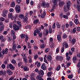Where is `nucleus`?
Here are the masks:
<instances>
[{
  "mask_svg": "<svg viewBox=\"0 0 80 80\" xmlns=\"http://www.w3.org/2000/svg\"><path fill=\"white\" fill-rule=\"evenodd\" d=\"M76 42V39H75L74 38L72 40L71 42L72 44H75Z\"/></svg>",
  "mask_w": 80,
  "mask_h": 80,
  "instance_id": "7c9ffc66",
  "label": "nucleus"
},
{
  "mask_svg": "<svg viewBox=\"0 0 80 80\" xmlns=\"http://www.w3.org/2000/svg\"><path fill=\"white\" fill-rule=\"evenodd\" d=\"M18 17L19 18H22V19H23V22H27V20H28V18L27 17L25 16H24V15L23 14H20L19 16Z\"/></svg>",
  "mask_w": 80,
  "mask_h": 80,
  "instance_id": "f257e3e1",
  "label": "nucleus"
},
{
  "mask_svg": "<svg viewBox=\"0 0 80 80\" xmlns=\"http://www.w3.org/2000/svg\"><path fill=\"white\" fill-rule=\"evenodd\" d=\"M12 50H16V47H17L16 45H12Z\"/></svg>",
  "mask_w": 80,
  "mask_h": 80,
  "instance_id": "cd10ccee",
  "label": "nucleus"
},
{
  "mask_svg": "<svg viewBox=\"0 0 80 80\" xmlns=\"http://www.w3.org/2000/svg\"><path fill=\"white\" fill-rule=\"evenodd\" d=\"M73 77V75L72 74H71L70 75H69L68 76V78H72Z\"/></svg>",
  "mask_w": 80,
  "mask_h": 80,
  "instance_id": "c03bdc74",
  "label": "nucleus"
},
{
  "mask_svg": "<svg viewBox=\"0 0 80 80\" xmlns=\"http://www.w3.org/2000/svg\"><path fill=\"white\" fill-rule=\"evenodd\" d=\"M41 68L44 70L47 69V67H46V66H45V64L43 63L42 64L41 66Z\"/></svg>",
  "mask_w": 80,
  "mask_h": 80,
  "instance_id": "f8f14e48",
  "label": "nucleus"
},
{
  "mask_svg": "<svg viewBox=\"0 0 80 80\" xmlns=\"http://www.w3.org/2000/svg\"><path fill=\"white\" fill-rule=\"evenodd\" d=\"M77 31H80V27H78L77 28Z\"/></svg>",
  "mask_w": 80,
  "mask_h": 80,
  "instance_id": "774afa93",
  "label": "nucleus"
},
{
  "mask_svg": "<svg viewBox=\"0 0 80 80\" xmlns=\"http://www.w3.org/2000/svg\"><path fill=\"white\" fill-rule=\"evenodd\" d=\"M36 32L38 34H39V33H40V31H39L38 30H36Z\"/></svg>",
  "mask_w": 80,
  "mask_h": 80,
  "instance_id": "69168bd1",
  "label": "nucleus"
},
{
  "mask_svg": "<svg viewBox=\"0 0 80 80\" xmlns=\"http://www.w3.org/2000/svg\"><path fill=\"white\" fill-rule=\"evenodd\" d=\"M52 33V28H49V33Z\"/></svg>",
  "mask_w": 80,
  "mask_h": 80,
  "instance_id": "a19ab883",
  "label": "nucleus"
},
{
  "mask_svg": "<svg viewBox=\"0 0 80 80\" xmlns=\"http://www.w3.org/2000/svg\"><path fill=\"white\" fill-rule=\"evenodd\" d=\"M62 29L63 30H65V25H62Z\"/></svg>",
  "mask_w": 80,
  "mask_h": 80,
  "instance_id": "58836bf2",
  "label": "nucleus"
},
{
  "mask_svg": "<svg viewBox=\"0 0 80 80\" xmlns=\"http://www.w3.org/2000/svg\"><path fill=\"white\" fill-rule=\"evenodd\" d=\"M63 17L66 19H68V17L67 15H63Z\"/></svg>",
  "mask_w": 80,
  "mask_h": 80,
  "instance_id": "ea45409f",
  "label": "nucleus"
},
{
  "mask_svg": "<svg viewBox=\"0 0 80 80\" xmlns=\"http://www.w3.org/2000/svg\"><path fill=\"white\" fill-rule=\"evenodd\" d=\"M9 68L11 70H14L15 69V67L14 66H13V65L12 64H10L9 65L8 64L7 66V68Z\"/></svg>",
  "mask_w": 80,
  "mask_h": 80,
  "instance_id": "20e7f679",
  "label": "nucleus"
},
{
  "mask_svg": "<svg viewBox=\"0 0 80 80\" xmlns=\"http://www.w3.org/2000/svg\"><path fill=\"white\" fill-rule=\"evenodd\" d=\"M15 2L13 1L12 2L10 6L11 7H15Z\"/></svg>",
  "mask_w": 80,
  "mask_h": 80,
  "instance_id": "b1692460",
  "label": "nucleus"
},
{
  "mask_svg": "<svg viewBox=\"0 0 80 80\" xmlns=\"http://www.w3.org/2000/svg\"><path fill=\"white\" fill-rule=\"evenodd\" d=\"M69 25L70 27H72L73 26V22L72 21H70L69 22Z\"/></svg>",
  "mask_w": 80,
  "mask_h": 80,
  "instance_id": "37998d69",
  "label": "nucleus"
},
{
  "mask_svg": "<svg viewBox=\"0 0 80 80\" xmlns=\"http://www.w3.org/2000/svg\"><path fill=\"white\" fill-rule=\"evenodd\" d=\"M45 32H46V33L45 34V35L47 36L49 33V30L47 29H46Z\"/></svg>",
  "mask_w": 80,
  "mask_h": 80,
  "instance_id": "bb28decb",
  "label": "nucleus"
},
{
  "mask_svg": "<svg viewBox=\"0 0 80 80\" xmlns=\"http://www.w3.org/2000/svg\"><path fill=\"white\" fill-rule=\"evenodd\" d=\"M26 37V38L25 39V40H28V35H26L25 36Z\"/></svg>",
  "mask_w": 80,
  "mask_h": 80,
  "instance_id": "bf43d9fd",
  "label": "nucleus"
},
{
  "mask_svg": "<svg viewBox=\"0 0 80 80\" xmlns=\"http://www.w3.org/2000/svg\"><path fill=\"white\" fill-rule=\"evenodd\" d=\"M21 38H25V35L24 34H22L21 35Z\"/></svg>",
  "mask_w": 80,
  "mask_h": 80,
  "instance_id": "e433bc0d",
  "label": "nucleus"
},
{
  "mask_svg": "<svg viewBox=\"0 0 80 80\" xmlns=\"http://www.w3.org/2000/svg\"><path fill=\"white\" fill-rule=\"evenodd\" d=\"M2 68H5V65L4 64H2Z\"/></svg>",
  "mask_w": 80,
  "mask_h": 80,
  "instance_id": "0e129e2a",
  "label": "nucleus"
},
{
  "mask_svg": "<svg viewBox=\"0 0 80 80\" xmlns=\"http://www.w3.org/2000/svg\"><path fill=\"white\" fill-rule=\"evenodd\" d=\"M63 46L65 48H68V45L67 42H64L63 43Z\"/></svg>",
  "mask_w": 80,
  "mask_h": 80,
  "instance_id": "a211bd4d",
  "label": "nucleus"
},
{
  "mask_svg": "<svg viewBox=\"0 0 80 80\" xmlns=\"http://www.w3.org/2000/svg\"><path fill=\"white\" fill-rule=\"evenodd\" d=\"M45 47V44H43L42 46H40V47L41 48H44Z\"/></svg>",
  "mask_w": 80,
  "mask_h": 80,
  "instance_id": "a18cd8bd",
  "label": "nucleus"
},
{
  "mask_svg": "<svg viewBox=\"0 0 80 80\" xmlns=\"http://www.w3.org/2000/svg\"><path fill=\"white\" fill-rule=\"evenodd\" d=\"M71 50L72 51V52H75V48H72L71 49Z\"/></svg>",
  "mask_w": 80,
  "mask_h": 80,
  "instance_id": "4d7b16f0",
  "label": "nucleus"
},
{
  "mask_svg": "<svg viewBox=\"0 0 80 80\" xmlns=\"http://www.w3.org/2000/svg\"><path fill=\"white\" fill-rule=\"evenodd\" d=\"M52 57H51V56L49 55L47 56V59L48 61H50L52 60Z\"/></svg>",
  "mask_w": 80,
  "mask_h": 80,
  "instance_id": "6ab92c4d",
  "label": "nucleus"
},
{
  "mask_svg": "<svg viewBox=\"0 0 80 80\" xmlns=\"http://www.w3.org/2000/svg\"><path fill=\"white\" fill-rule=\"evenodd\" d=\"M80 5H77V9L78 11L79 12H80Z\"/></svg>",
  "mask_w": 80,
  "mask_h": 80,
  "instance_id": "c756f323",
  "label": "nucleus"
},
{
  "mask_svg": "<svg viewBox=\"0 0 80 80\" xmlns=\"http://www.w3.org/2000/svg\"><path fill=\"white\" fill-rule=\"evenodd\" d=\"M74 22L76 25H78V23H79V22L78 21V19H75L74 21Z\"/></svg>",
  "mask_w": 80,
  "mask_h": 80,
  "instance_id": "393cba45",
  "label": "nucleus"
},
{
  "mask_svg": "<svg viewBox=\"0 0 80 80\" xmlns=\"http://www.w3.org/2000/svg\"><path fill=\"white\" fill-rule=\"evenodd\" d=\"M56 25L58 28H60V25L59 24V22H57L56 23Z\"/></svg>",
  "mask_w": 80,
  "mask_h": 80,
  "instance_id": "4c0bfd02",
  "label": "nucleus"
},
{
  "mask_svg": "<svg viewBox=\"0 0 80 80\" xmlns=\"http://www.w3.org/2000/svg\"><path fill=\"white\" fill-rule=\"evenodd\" d=\"M18 24L19 25V27H22V25H21V22L20 21H18L17 22Z\"/></svg>",
  "mask_w": 80,
  "mask_h": 80,
  "instance_id": "79ce46f5",
  "label": "nucleus"
},
{
  "mask_svg": "<svg viewBox=\"0 0 80 80\" xmlns=\"http://www.w3.org/2000/svg\"><path fill=\"white\" fill-rule=\"evenodd\" d=\"M57 40L58 42H60V40H62V38L60 35H58L57 36Z\"/></svg>",
  "mask_w": 80,
  "mask_h": 80,
  "instance_id": "2eb2a0df",
  "label": "nucleus"
},
{
  "mask_svg": "<svg viewBox=\"0 0 80 80\" xmlns=\"http://www.w3.org/2000/svg\"><path fill=\"white\" fill-rule=\"evenodd\" d=\"M65 5V2L63 1H61L58 3V5L59 7H62V6Z\"/></svg>",
  "mask_w": 80,
  "mask_h": 80,
  "instance_id": "9b49d317",
  "label": "nucleus"
},
{
  "mask_svg": "<svg viewBox=\"0 0 80 80\" xmlns=\"http://www.w3.org/2000/svg\"><path fill=\"white\" fill-rule=\"evenodd\" d=\"M33 23H34L35 25H37V24H40V21L38 19H36L33 22Z\"/></svg>",
  "mask_w": 80,
  "mask_h": 80,
  "instance_id": "9d476101",
  "label": "nucleus"
},
{
  "mask_svg": "<svg viewBox=\"0 0 80 80\" xmlns=\"http://www.w3.org/2000/svg\"><path fill=\"white\" fill-rule=\"evenodd\" d=\"M15 9L16 12L18 13L20 12V7L19 5H17L15 6Z\"/></svg>",
  "mask_w": 80,
  "mask_h": 80,
  "instance_id": "7ed1b4c3",
  "label": "nucleus"
},
{
  "mask_svg": "<svg viewBox=\"0 0 80 80\" xmlns=\"http://www.w3.org/2000/svg\"><path fill=\"white\" fill-rule=\"evenodd\" d=\"M72 60L73 61H76V60H77V56H74Z\"/></svg>",
  "mask_w": 80,
  "mask_h": 80,
  "instance_id": "72a5a7b5",
  "label": "nucleus"
},
{
  "mask_svg": "<svg viewBox=\"0 0 80 80\" xmlns=\"http://www.w3.org/2000/svg\"><path fill=\"white\" fill-rule=\"evenodd\" d=\"M2 26H4L3 22H0V27H2Z\"/></svg>",
  "mask_w": 80,
  "mask_h": 80,
  "instance_id": "5fc2aeb1",
  "label": "nucleus"
},
{
  "mask_svg": "<svg viewBox=\"0 0 80 80\" xmlns=\"http://www.w3.org/2000/svg\"><path fill=\"white\" fill-rule=\"evenodd\" d=\"M15 31L13 30H11V36H14V35H15Z\"/></svg>",
  "mask_w": 80,
  "mask_h": 80,
  "instance_id": "4be33fe9",
  "label": "nucleus"
},
{
  "mask_svg": "<svg viewBox=\"0 0 80 80\" xmlns=\"http://www.w3.org/2000/svg\"><path fill=\"white\" fill-rule=\"evenodd\" d=\"M50 47L52 48H53L55 47V44L53 43H52L50 45Z\"/></svg>",
  "mask_w": 80,
  "mask_h": 80,
  "instance_id": "864d4df0",
  "label": "nucleus"
},
{
  "mask_svg": "<svg viewBox=\"0 0 80 80\" xmlns=\"http://www.w3.org/2000/svg\"><path fill=\"white\" fill-rule=\"evenodd\" d=\"M63 9L65 12H67V8H66V6H64Z\"/></svg>",
  "mask_w": 80,
  "mask_h": 80,
  "instance_id": "2f4dec72",
  "label": "nucleus"
},
{
  "mask_svg": "<svg viewBox=\"0 0 80 80\" xmlns=\"http://www.w3.org/2000/svg\"><path fill=\"white\" fill-rule=\"evenodd\" d=\"M7 73H9V75H12L13 74V72H12L10 70H8L6 71Z\"/></svg>",
  "mask_w": 80,
  "mask_h": 80,
  "instance_id": "dca6fc26",
  "label": "nucleus"
},
{
  "mask_svg": "<svg viewBox=\"0 0 80 80\" xmlns=\"http://www.w3.org/2000/svg\"><path fill=\"white\" fill-rule=\"evenodd\" d=\"M29 68H28L27 67L25 66L23 68V70L24 71H28Z\"/></svg>",
  "mask_w": 80,
  "mask_h": 80,
  "instance_id": "5701e85b",
  "label": "nucleus"
},
{
  "mask_svg": "<svg viewBox=\"0 0 80 80\" xmlns=\"http://www.w3.org/2000/svg\"><path fill=\"white\" fill-rule=\"evenodd\" d=\"M11 62L12 63H14V64H15V63H16V62L15 61V60H12Z\"/></svg>",
  "mask_w": 80,
  "mask_h": 80,
  "instance_id": "052dcab7",
  "label": "nucleus"
},
{
  "mask_svg": "<svg viewBox=\"0 0 80 80\" xmlns=\"http://www.w3.org/2000/svg\"><path fill=\"white\" fill-rule=\"evenodd\" d=\"M55 25H56V23L55 22H54L52 26V28H53L54 29H55V28L56 27V26Z\"/></svg>",
  "mask_w": 80,
  "mask_h": 80,
  "instance_id": "c9c22d12",
  "label": "nucleus"
},
{
  "mask_svg": "<svg viewBox=\"0 0 80 80\" xmlns=\"http://www.w3.org/2000/svg\"><path fill=\"white\" fill-rule=\"evenodd\" d=\"M64 48L63 47H62V49L61 50V53H63V52H64Z\"/></svg>",
  "mask_w": 80,
  "mask_h": 80,
  "instance_id": "338daca9",
  "label": "nucleus"
},
{
  "mask_svg": "<svg viewBox=\"0 0 80 80\" xmlns=\"http://www.w3.org/2000/svg\"><path fill=\"white\" fill-rule=\"evenodd\" d=\"M0 20L2 22H3L4 20H5V18L3 17L0 18Z\"/></svg>",
  "mask_w": 80,
  "mask_h": 80,
  "instance_id": "49530a36",
  "label": "nucleus"
},
{
  "mask_svg": "<svg viewBox=\"0 0 80 80\" xmlns=\"http://www.w3.org/2000/svg\"><path fill=\"white\" fill-rule=\"evenodd\" d=\"M30 42H28V48H31V46H30Z\"/></svg>",
  "mask_w": 80,
  "mask_h": 80,
  "instance_id": "603ef678",
  "label": "nucleus"
},
{
  "mask_svg": "<svg viewBox=\"0 0 80 80\" xmlns=\"http://www.w3.org/2000/svg\"><path fill=\"white\" fill-rule=\"evenodd\" d=\"M55 5H54L52 8L51 9V11L52 12H53V11H54V10L55 9Z\"/></svg>",
  "mask_w": 80,
  "mask_h": 80,
  "instance_id": "f704fd0d",
  "label": "nucleus"
},
{
  "mask_svg": "<svg viewBox=\"0 0 80 80\" xmlns=\"http://www.w3.org/2000/svg\"><path fill=\"white\" fill-rule=\"evenodd\" d=\"M8 49L7 48H6L5 49V50H3L1 52V53H2V54L3 55H4V54H7L8 53Z\"/></svg>",
  "mask_w": 80,
  "mask_h": 80,
  "instance_id": "6e6552de",
  "label": "nucleus"
},
{
  "mask_svg": "<svg viewBox=\"0 0 80 80\" xmlns=\"http://www.w3.org/2000/svg\"><path fill=\"white\" fill-rule=\"evenodd\" d=\"M61 68V67H60V66L58 65L57 67L56 70L57 71H58L59 70H60Z\"/></svg>",
  "mask_w": 80,
  "mask_h": 80,
  "instance_id": "473e14b6",
  "label": "nucleus"
},
{
  "mask_svg": "<svg viewBox=\"0 0 80 80\" xmlns=\"http://www.w3.org/2000/svg\"><path fill=\"white\" fill-rule=\"evenodd\" d=\"M52 2L54 5H57L58 3V2L57 0H52Z\"/></svg>",
  "mask_w": 80,
  "mask_h": 80,
  "instance_id": "412c9836",
  "label": "nucleus"
},
{
  "mask_svg": "<svg viewBox=\"0 0 80 80\" xmlns=\"http://www.w3.org/2000/svg\"><path fill=\"white\" fill-rule=\"evenodd\" d=\"M46 7H50V4L49 3H47L46 4Z\"/></svg>",
  "mask_w": 80,
  "mask_h": 80,
  "instance_id": "680f3d73",
  "label": "nucleus"
},
{
  "mask_svg": "<svg viewBox=\"0 0 80 80\" xmlns=\"http://www.w3.org/2000/svg\"><path fill=\"white\" fill-rule=\"evenodd\" d=\"M43 12V14H41V18H45V15H47V14H46V12H45V11H44Z\"/></svg>",
  "mask_w": 80,
  "mask_h": 80,
  "instance_id": "ddd939ff",
  "label": "nucleus"
},
{
  "mask_svg": "<svg viewBox=\"0 0 80 80\" xmlns=\"http://www.w3.org/2000/svg\"><path fill=\"white\" fill-rule=\"evenodd\" d=\"M8 41L10 42V41H12V38L10 37H9L8 38Z\"/></svg>",
  "mask_w": 80,
  "mask_h": 80,
  "instance_id": "6e6d98bb",
  "label": "nucleus"
},
{
  "mask_svg": "<svg viewBox=\"0 0 80 80\" xmlns=\"http://www.w3.org/2000/svg\"><path fill=\"white\" fill-rule=\"evenodd\" d=\"M7 13H8V11L7 10H4L2 12V16H3L4 17H5L7 16L6 15L7 14Z\"/></svg>",
  "mask_w": 80,
  "mask_h": 80,
  "instance_id": "1a4fd4ad",
  "label": "nucleus"
},
{
  "mask_svg": "<svg viewBox=\"0 0 80 80\" xmlns=\"http://www.w3.org/2000/svg\"><path fill=\"white\" fill-rule=\"evenodd\" d=\"M9 11L10 12H13L14 11V9L13 8H10L9 9Z\"/></svg>",
  "mask_w": 80,
  "mask_h": 80,
  "instance_id": "8fccbe9b",
  "label": "nucleus"
},
{
  "mask_svg": "<svg viewBox=\"0 0 80 80\" xmlns=\"http://www.w3.org/2000/svg\"><path fill=\"white\" fill-rule=\"evenodd\" d=\"M73 33H75L76 32V28H74L72 30Z\"/></svg>",
  "mask_w": 80,
  "mask_h": 80,
  "instance_id": "09e8293b",
  "label": "nucleus"
},
{
  "mask_svg": "<svg viewBox=\"0 0 80 80\" xmlns=\"http://www.w3.org/2000/svg\"><path fill=\"white\" fill-rule=\"evenodd\" d=\"M4 26H0V33H2L4 30Z\"/></svg>",
  "mask_w": 80,
  "mask_h": 80,
  "instance_id": "aec40b11",
  "label": "nucleus"
},
{
  "mask_svg": "<svg viewBox=\"0 0 80 80\" xmlns=\"http://www.w3.org/2000/svg\"><path fill=\"white\" fill-rule=\"evenodd\" d=\"M49 48H47L45 50V52H46V53H47L48 52L49 50Z\"/></svg>",
  "mask_w": 80,
  "mask_h": 80,
  "instance_id": "13d9d810",
  "label": "nucleus"
},
{
  "mask_svg": "<svg viewBox=\"0 0 80 80\" xmlns=\"http://www.w3.org/2000/svg\"><path fill=\"white\" fill-rule=\"evenodd\" d=\"M70 4H71V2L70 1H69L68 2H66V7L68 10H70Z\"/></svg>",
  "mask_w": 80,
  "mask_h": 80,
  "instance_id": "423d86ee",
  "label": "nucleus"
},
{
  "mask_svg": "<svg viewBox=\"0 0 80 80\" xmlns=\"http://www.w3.org/2000/svg\"><path fill=\"white\" fill-rule=\"evenodd\" d=\"M38 73L41 76V77H43V76L44 75V72L42 70L38 71Z\"/></svg>",
  "mask_w": 80,
  "mask_h": 80,
  "instance_id": "0eeeda50",
  "label": "nucleus"
},
{
  "mask_svg": "<svg viewBox=\"0 0 80 80\" xmlns=\"http://www.w3.org/2000/svg\"><path fill=\"white\" fill-rule=\"evenodd\" d=\"M8 17L9 18H11L12 19V20H13V18L14 17L13 16V14L12 13H9L8 14Z\"/></svg>",
  "mask_w": 80,
  "mask_h": 80,
  "instance_id": "4468645a",
  "label": "nucleus"
},
{
  "mask_svg": "<svg viewBox=\"0 0 80 80\" xmlns=\"http://www.w3.org/2000/svg\"><path fill=\"white\" fill-rule=\"evenodd\" d=\"M49 40L50 41H51V42H52L53 41V38H49Z\"/></svg>",
  "mask_w": 80,
  "mask_h": 80,
  "instance_id": "e2e57ef3",
  "label": "nucleus"
},
{
  "mask_svg": "<svg viewBox=\"0 0 80 80\" xmlns=\"http://www.w3.org/2000/svg\"><path fill=\"white\" fill-rule=\"evenodd\" d=\"M56 59L57 61L62 62L63 61V57L62 56H57L56 57Z\"/></svg>",
  "mask_w": 80,
  "mask_h": 80,
  "instance_id": "f03ea898",
  "label": "nucleus"
},
{
  "mask_svg": "<svg viewBox=\"0 0 80 80\" xmlns=\"http://www.w3.org/2000/svg\"><path fill=\"white\" fill-rule=\"evenodd\" d=\"M52 72H49L48 73H47V76L49 77H51V75H52Z\"/></svg>",
  "mask_w": 80,
  "mask_h": 80,
  "instance_id": "c85d7f7f",
  "label": "nucleus"
},
{
  "mask_svg": "<svg viewBox=\"0 0 80 80\" xmlns=\"http://www.w3.org/2000/svg\"><path fill=\"white\" fill-rule=\"evenodd\" d=\"M13 24H12V23H10L9 24V27L10 28H13Z\"/></svg>",
  "mask_w": 80,
  "mask_h": 80,
  "instance_id": "3c124183",
  "label": "nucleus"
},
{
  "mask_svg": "<svg viewBox=\"0 0 80 80\" xmlns=\"http://www.w3.org/2000/svg\"><path fill=\"white\" fill-rule=\"evenodd\" d=\"M34 77H35V75L33 74H32L31 75V78H35Z\"/></svg>",
  "mask_w": 80,
  "mask_h": 80,
  "instance_id": "de8ad7c7",
  "label": "nucleus"
},
{
  "mask_svg": "<svg viewBox=\"0 0 80 80\" xmlns=\"http://www.w3.org/2000/svg\"><path fill=\"white\" fill-rule=\"evenodd\" d=\"M42 76H41V75H38L36 77V78L37 80H40V79H41V78H42Z\"/></svg>",
  "mask_w": 80,
  "mask_h": 80,
  "instance_id": "a878e982",
  "label": "nucleus"
},
{
  "mask_svg": "<svg viewBox=\"0 0 80 80\" xmlns=\"http://www.w3.org/2000/svg\"><path fill=\"white\" fill-rule=\"evenodd\" d=\"M41 5L43 8H46V2H42Z\"/></svg>",
  "mask_w": 80,
  "mask_h": 80,
  "instance_id": "f3484780",
  "label": "nucleus"
},
{
  "mask_svg": "<svg viewBox=\"0 0 80 80\" xmlns=\"http://www.w3.org/2000/svg\"><path fill=\"white\" fill-rule=\"evenodd\" d=\"M13 28L14 30H19L20 28L18 25L14 24L13 25Z\"/></svg>",
  "mask_w": 80,
  "mask_h": 80,
  "instance_id": "39448f33",
  "label": "nucleus"
}]
</instances>
